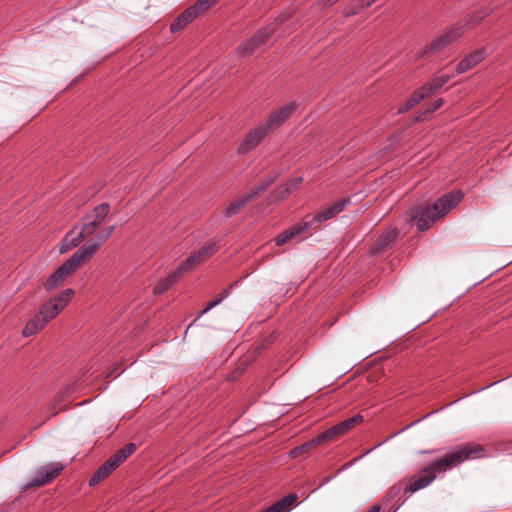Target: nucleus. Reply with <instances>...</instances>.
<instances>
[{
    "instance_id": "obj_1",
    "label": "nucleus",
    "mask_w": 512,
    "mask_h": 512,
    "mask_svg": "<svg viewBox=\"0 0 512 512\" xmlns=\"http://www.w3.org/2000/svg\"><path fill=\"white\" fill-rule=\"evenodd\" d=\"M485 449L481 444L466 443L457 446L450 453L431 462L427 467L410 478L409 484L405 487V492L413 494L418 490L429 486L436 478L437 474L445 473L466 460H473L483 457Z\"/></svg>"
},
{
    "instance_id": "obj_2",
    "label": "nucleus",
    "mask_w": 512,
    "mask_h": 512,
    "mask_svg": "<svg viewBox=\"0 0 512 512\" xmlns=\"http://www.w3.org/2000/svg\"><path fill=\"white\" fill-rule=\"evenodd\" d=\"M114 230L115 225H108L106 229L94 228L92 224L87 225L85 223H81L80 226L76 225L64 236L59 246V252L64 254L78 247L81 242L86 241L87 243L73 254L85 263L110 238Z\"/></svg>"
},
{
    "instance_id": "obj_3",
    "label": "nucleus",
    "mask_w": 512,
    "mask_h": 512,
    "mask_svg": "<svg viewBox=\"0 0 512 512\" xmlns=\"http://www.w3.org/2000/svg\"><path fill=\"white\" fill-rule=\"evenodd\" d=\"M462 197L463 194L460 191L448 193L431 205L413 207L409 211L408 218L414 222L419 231H425L448 214L461 201Z\"/></svg>"
},
{
    "instance_id": "obj_4",
    "label": "nucleus",
    "mask_w": 512,
    "mask_h": 512,
    "mask_svg": "<svg viewBox=\"0 0 512 512\" xmlns=\"http://www.w3.org/2000/svg\"><path fill=\"white\" fill-rule=\"evenodd\" d=\"M74 295L73 289H66L57 296L44 302L39 310L31 316L22 329V336L27 338L41 332L46 325L64 310Z\"/></svg>"
},
{
    "instance_id": "obj_5",
    "label": "nucleus",
    "mask_w": 512,
    "mask_h": 512,
    "mask_svg": "<svg viewBox=\"0 0 512 512\" xmlns=\"http://www.w3.org/2000/svg\"><path fill=\"white\" fill-rule=\"evenodd\" d=\"M489 14L487 9L480 10L473 15H468L461 21H459L452 28L447 30L444 34L439 36L433 42H431L424 51V54L435 53L442 50L444 47L453 43L459 37H461L466 31L474 28Z\"/></svg>"
},
{
    "instance_id": "obj_6",
    "label": "nucleus",
    "mask_w": 512,
    "mask_h": 512,
    "mask_svg": "<svg viewBox=\"0 0 512 512\" xmlns=\"http://www.w3.org/2000/svg\"><path fill=\"white\" fill-rule=\"evenodd\" d=\"M83 264L84 263L80 261V259H78L75 255H72L46 280L44 283L45 290L47 292H51L58 288L64 282L67 276L72 274L78 267Z\"/></svg>"
},
{
    "instance_id": "obj_7",
    "label": "nucleus",
    "mask_w": 512,
    "mask_h": 512,
    "mask_svg": "<svg viewBox=\"0 0 512 512\" xmlns=\"http://www.w3.org/2000/svg\"><path fill=\"white\" fill-rule=\"evenodd\" d=\"M273 33L274 29L272 27H266L258 30L252 37L242 42L237 47V55L241 58L251 56L266 42L268 38L272 36Z\"/></svg>"
},
{
    "instance_id": "obj_8",
    "label": "nucleus",
    "mask_w": 512,
    "mask_h": 512,
    "mask_svg": "<svg viewBox=\"0 0 512 512\" xmlns=\"http://www.w3.org/2000/svg\"><path fill=\"white\" fill-rule=\"evenodd\" d=\"M270 132L271 131L263 122L259 123L246 134L237 149L238 153L244 155L252 151L267 137Z\"/></svg>"
},
{
    "instance_id": "obj_9",
    "label": "nucleus",
    "mask_w": 512,
    "mask_h": 512,
    "mask_svg": "<svg viewBox=\"0 0 512 512\" xmlns=\"http://www.w3.org/2000/svg\"><path fill=\"white\" fill-rule=\"evenodd\" d=\"M269 184H261L253 187L247 194L232 202L225 210L224 216L230 218L237 213L251 200L255 199Z\"/></svg>"
},
{
    "instance_id": "obj_10",
    "label": "nucleus",
    "mask_w": 512,
    "mask_h": 512,
    "mask_svg": "<svg viewBox=\"0 0 512 512\" xmlns=\"http://www.w3.org/2000/svg\"><path fill=\"white\" fill-rule=\"evenodd\" d=\"M296 108L297 104L295 102H290L270 114L263 123L272 132L279 128L295 112Z\"/></svg>"
},
{
    "instance_id": "obj_11",
    "label": "nucleus",
    "mask_w": 512,
    "mask_h": 512,
    "mask_svg": "<svg viewBox=\"0 0 512 512\" xmlns=\"http://www.w3.org/2000/svg\"><path fill=\"white\" fill-rule=\"evenodd\" d=\"M63 470V466L59 463H50L40 467L34 478L28 484L29 486H42L51 482Z\"/></svg>"
},
{
    "instance_id": "obj_12",
    "label": "nucleus",
    "mask_w": 512,
    "mask_h": 512,
    "mask_svg": "<svg viewBox=\"0 0 512 512\" xmlns=\"http://www.w3.org/2000/svg\"><path fill=\"white\" fill-rule=\"evenodd\" d=\"M110 211V205L108 203H101L93 208V210L83 216L82 223L91 225L95 228L106 229L105 221Z\"/></svg>"
},
{
    "instance_id": "obj_13",
    "label": "nucleus",
    "mask_w": 512,
    "mask_h": 512,
    "mask_svg": "<svg viewBox=\"0 0 512 512\" xmlns=\"http://www.w3.org/2000/svg\"><path fill=\"white\" fill-rule=\"evenodd\" d=\"M348 199H341L332 205L328 206L326 209L316 213L310 221H307L308 223H311V228L315 224H321L327 220H330L337 216L339 213H341L346 205L348 204Z\"/></svg>"
},
{
    "instance_id": "obj_14",
    "label": "nucleus",
    "mask_w": 512,
    "mask_h": 512,
    "mask_svg": "<svg viewBox=\"0 0 512 512\" xmlns=\"http://www.w3.org/2000/svg\"><path fill=\"white\" fill-rule=\"evenodd\" d=\"M310 228L311 223H308L307 221L298 222L297 224L280 233L275 238V244L277 246H283L284 244L294 239L298 235H301L302 233L308 231Z\"/></svg>"
},
{
    "instance_id": "obj_15",
    "label": "nucleus",
    "mask_w": 512,
    "mask_h": 512,
    "mask_svg": "<svg viewBox=\"0 0 512 512\" xmlns=\"http://www.w3.org/2000/svg\"><path fill=\"white\" fill-rule=\"evenodd\" d=\"M486 57V53L484 49H479L468 56H466L464 59H462L456 66V73L462 74L467 72L468 70L475 67L478 63H480L482 60H484Z\"/></svg>"
},
{
    "instance_id": "obj_16",
    "label": "nucleus",
    "mask_w": 512,
    "mask_h": 512,
    "mask_svg": "<svg viewBox=\"0 0 512 512\" xmlns=\"http://www.w3.org/2000/svg\"><path fill=\"white\" fill-rule=\"evenodd\" d=\"M405 492V487L402 484L397 483L394 484L386 493L385 500L386 502H392L390 509L396 511L405 500L402 499V494Z\"/></svg>"
},
{
    "instance_id": "obj_17",
    "label": "nucleus",
    "mask_w": 512,
    "mask_h": 512,
    "mask_svg": "<svg viewBox=\"0 0 512 512\" xmlns=\"http://www.w3.org/2000/svg\"><path fill=\"white\" fill-rule=\"evenodd\" d=\"M198 15L191 8H187L184 12H182L172 23L170 26V30L173 33L179 32L189 23H191Z\"/></svg>"
},
{
    "instance_id": "obj_18",
    "label": "nucleus",
    "mask_w": 512,
    "mask_h": 512,
    "mask_svg": "<svg viewBox=\"0 0 512 512\" xmlns=\"http://www.w3.org/2000/svg\"><path fill=\"white\" fill-rule=\"evenodd\" d=\"M397 235H398L397 231L394 228H388L387 230H385L381 234V236L378 238L375 245L372 247V252L373 253L381 252L383 249H385L387 246H389L390 244H392L395 241V239L397 238Z\"/></svg>"
},
{
    "instance_id": "obj_19",
    "label": "nucleus",
    "mask_w": 512,
    "mask_h": 512,
    "mask_svg": "<svg viewBox=\"0 0 512 512\" xmlns=\"http://www.w3.org/2000/svg\"><path fill=\"white\" fill-rule=\"evenodd\" d=\"M297 496L293 493L283 497L262 512H288L295 504Z\"/></svg>"
},
{
    "instance_id": "obj_20",
    "label": "nucleus",
    "mask_w": 512,
    "mask_h": 512,
    "mask_svg": "<svg viewBox=\"0 0 512 512\" xmlns=\"http://www.w3.org/2000/svg\"><path fill=\"white\" fill-rule=\"evenodd\" d=\"M118 466L109 458L91 477L89 484L96 485L101 480L105 479L114 471Z\"/></svg>"
},
{
    "instance_id": "obj_21",
    "label": "nucleus",
    "mask_w": 512,
    "mask_h": 512,
    "mask_svg": "<svg viewBox=\"0 0 512 512\" xmlns=\"http://www.w3.org/2000/svg\"><path fill=\"white\" fill-rule=\"evenodd\" d=\"M184 273L180 271V268L178 267L175 271L171 272L164 280L159 282L154 287V294H162L164 293L169 287H171L179 278L182 277Z\"/></svg>"
},
{
    "instance_id": "obj_22",
    "label": "nucleus",
    "mask_w": 512,
    "mask_h": 512,
    "mask_svg": "<svg viewBox=\"0 0 512 512\" xmlns=\"http://www.w3.org/2000/svg\"><path fill=\"white\" fill-rule=\"evenodd\" d=\"M450 77L448 75H441L433 78L429 83L423 85L421 87L424 94L429 97L438 91L444 84L449 81Z\"/></svg>"
},
{
    "instance_id": "obj_23",
    "label": "nucleus",
    "mask_w": 512,
    "mask_h": 512,
    "mask_svg": "<svg viewBox=\"0 0 512 512\" xmlns=\"http://www.w3.org/2000/svg\"><path fill=\"white\" fill-rule=\"evenodd\" d=\"M427 96L424 94V92L422 91V89L420 88L418 91H416L415 93H413L411 95V97L403 104L401 105L398 110H397V113L398 114H403L407 111H409L410 109H412L414 106H416L421 100L425 99Z\"/></svg>"
},
{
    "instance_id": "obj_24",
    "label": "nucleus",
    "mask_w": 512,
    "mask_h": 512,
    "mask_svg": "<svg viewBox=\"0 0 512 512\" xmlns=\"http://www.w3.org/2000/svg\"><path fill=\"white\" fill-rule=\"evenodd\" d=\"M136 450V445L134 443H128L120 450H118L110 459L119 466L123 461H125L131 454H133Z\"/></svg>"
},
{
    "instance_id": "obj_25",
    "label": "nucleus",
    "mask_w": 512,
    "mask_h": 512,
    "mask_svg": "<svg viewBox=\"0 0 512 512\" xmlns=\"http://www.w3.org/2000/svg\"><path fill=\"white\" fill-rule=\"evenodd\" d=\"M302 181V177H297L287 182L285 185L280 186L277 190V198L284 199L287 195L296 191L300 187Z\"/></svg>"
},
{
    "instance_id": "obj_26",
    "label": "nucleus",
    "mask_w": 512,
    "mask_h": 512,
    "mask_svg": "<svg viewBox=\"0 0 512 512\" xmlns=\"http://www.w3.org/2000/svg\"><path fill=\"white\" fill-rule=\"evenodd\" d=\"M363 420V417L361 415H355L351 418H348L336 425H334L341 436L346 434L348 431H350L352 428H354L356 425L361 423Z\"/></svg>"
},
{
    "instance_id": "obj_27",
    "label": "nucleus",
    "mask_w": 512,
    "mask_h": 512,
    "mask_svg": "<svg viewBox=\"0 0 512 512\" xmlns=\"http://www.w3.org/2000/svg\"><path fill=\"white\" fill-rule=\"evenodd\" d=\"M206 261V259L203 257V255L200 254V251L193 253L191 256H189L184 262H182L178 267L180 268V271L183 273L190 271L192 267Z\"/></svg>"
},
{
    "instance_id": "obj_28",
    "label": "nucleus",
    "mask_w": 512,
    "mask_h": 512,
    "mask_svg": "<svg viewBox=\"0 0 512 512\" xmlns=\"http://www.w3.org/2000/svg\"><path fill=\"white\" fill-rule=\"evenodd\" d=\"M319 446V443L317 441V438H313L311 440H309L308 442L300 445V446H297L296 448L292 449L290 452H289V455L291 458H297L299 456H302L306 453H308L311 449L315 448Z\"/></svg>"
},
{
    "instance_id": "obj_29",
    "label": "nucleus",
    "mask_w": 512,
    "mask_h": 512,
    "mask_svg": "<svg viewBox=\"0 0 512 512\" xmlns=\"http://www.w3.org/2000/svg\"><path fill=\"white\" fill-rule=\"evenodd\" d=\"M340 437H341V435L338 432L337 428L335 426H333V427L327 429L326 431H324L323 433H320L316 438H317L319 445H321L326 442L337 440Z\"/></svg>"
},
{
    "instance_id": "obj_30",
    "label": "nucleus",
    "mask_w": 512,
    "mask_h": 512,
    "mask_svg": "<svg viewBox=\"0 0 512 512\" xmlns=\"http://www.w3.org/2000/svg\"><path fill=\"white\" fill-rule=\"evenodd\" d=\"M377 0H354L352 6L346 12V15H355L360 11L370 7Z\"/></svg>"
},
{
    "instance_id": "obj_31",
    "label": "nucleus",
    "mask_w": 512,
    "mask_h": 512,
    "mask_svg": "<svg viewBox=\"0 0 512 512\" xmlns=\"http://www.w3.org/2000/svg\"><path fill=\"white\" fill-rule=\"evenodd\" d=\"M218 0H198L191 8L195 11V13L199 16L201 13L208 10L211 6L216 4Z\"/></svg>"
},
{
    "instance_id": "obj_32",
    "label": "nucleus",
    "mask_w": 512,
    "mask_h": 512,
    "mask_svg": "<svg viewBox=\"0 0 512 512\" xmlns=\"http://www.w3.org/2000/svg\"><path fill=\"white\" fill-rule=\"evenodd\" d=\"M200 254L207 260L218 251L216 242H210L199 249Z\"/></svg>"
},
{
    "instance_id": "obj_33",
    "label": "nucleus",
    "mask_w": 512,
    "mask_h": 512,
    "mask_svg": "<svg viewBox=\"0 0 512 512\" xmlns=\"http://www.w3.org/2000/svg\"><path fill=\"white\" fill-rule=\"evenodd\" d=\"M228 295L229 292L227 290H224L218 298L208 303L207 307L200 312V315L206 314L209 310L219 305L225 298L228 297Z\"/></svg>"
},
{
    "instance_id": "obj_34",
    "label": "nucleus",
    "mask_w": 512,
    "mask_h": 512,
    "mask_svg": "<svg viewBox=\"0 0 512 512\" xmlns=\"http://www.w3.org/2000/svg\"><path fill=\"white\" fill-rule=\"evenodd\" d=\"M443 105V100L442 99H436L432 105L421 115L417 116L416 117V121H423L426 119L425 115L427 113H433L434 111L438 110L441 106Z\"/></svg>"
},
{
    "instance_id": "obj_35",
    "label": "nucleus",
    "mask_w": 512,
    "mask_h": 512,
    "mask_svg": "<svg viewBox=\"0 0 512 512\" xmlns=\"http://www.w3.org/2000/svg\"><path fill=\"white\" fill-rule=\"evenodd\" d=\"M380 510H381L380 505L375 504V505L371 506V507L369 508V510H368V511H366V512H380Z\"/></svg>"
}]
</instances>
